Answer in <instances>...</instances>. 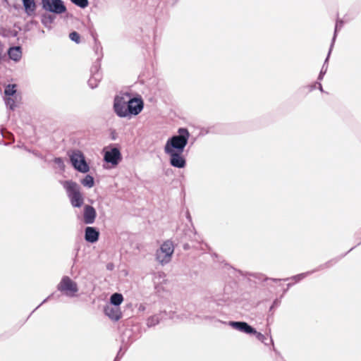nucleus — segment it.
I'll list each match as a JSON object with an SVG mask.
<instances>
[{
	"instance_id": "1",
	"label": "nucleus",
	"mask_w": 361,
	"mask_h": 361,
	"mask_svg": "<svg viewBox=\"0 0 361 361\" xmlns=\"http://www.w3.org/2000/svg\"><path fill=\"white\" fill-rule=\"evenodd\" d=\"M190 133L187 128L180 127L177 134L169 137L164 145V150L169 156V164L176 169H184L187 165V160L183 154L185 148L188 144Z\"/></svg>"
},
{
	"instance_id": "2",
	"label": "nucleus",
	"mask_w": 361,
	"mask_h": 361,
	"mask_svg": "<svg viewBox=\"0 0 361 361\" xmlns=\"http://www.w3.org/2000/svg\"><path fill=\"white\" fill-rule=\"evenodd\" d=\"M144 105V100L139 94L121 92L114 97L113 110L118 117L130 119L140 114Z\"/></svg>"
},
{
	"instance_id": "3",
	"label": "nucleus",
	"mask_w": 361,
	"mask_h": 361,
	"mask_svg": "<svg viewBox=\"0 0 361 361\" xmlns=\"http://www.w3.org/2000/svg\"><path fill=\"white\" fill-rule=\"evenodd\" d=\"M66 190L71 204L74 208H80L84 204V196L80 186L73 180L60 182Z\"/></svg>"
},
{
	"instance_id": "4",
	"label": "nucleus",
	"mask_w": 361,
	"mask_h": 361,
	"mask_svg": "<svg viewBox=\"0 0 361 361\" xmlns=\"http://www.w3.org/2000/svg\"><path fill=\"white\" fill-rule=\"evenodd\" d=\"M68 155L71 165L76 171L82 173H87L90 171V165L82 151L73 149L68 152Z\"/></svg>"
},
{
	"instance_id": "5",
	"label": "nucleus",
	"mask_w": 361,
	"mask_h": 361,
	"mask_svg": "<svg viewBox=\"0 0 361 361\" xmlns=\"http://www.w3.org/2000/svg\"><path fill=\"white\" fill-rule=\"evenodd\" d=\"M174 249L175 247L172 240H165L156 252V260L162 266L167 264L171 261Z\"/></svg>"
},
{
	"instance_id": "6",
	"label": "nucleus",
	"mask_w": 361,
	"mask_h": 361,
	"mask_svg": "<svg viewBox=\"0 0 361 361\" xmlns=\"http://www.w3.org/2000/svg\"><path fill=\"white\" fill-rule=\"evenodd\" d=\"M57 290L68 297H74L79 288L77 283L68 276H63L56 286Z\"/></svg>"
},
{
	"instance_id": "7",
	"label": "nucleus",
	"mask_w": 361,
	"mask_h": 361,
	"mask_svg": "<svg viewBox=\"0 0 361 361\" xmlns=\"http://www.w3.org/2000/svg\"><path fill=\"white\" fill-rule=\"evenodd\" d=\"M234 270L235 271H238L242 276H252V277L258 279L259 281H267L270 280V281H272L274 282H278V281H280L281 280H283V281H288L290 279H293L296 283H298V282L300 281L301 280H302L303 279H305L307 276L310 275V271H308L305 272V273H301V274H296L295 276H293L290 278H286V279H274V278H268L265 275L262 274L248 273V272H246V273L244 274L241 270H237V269H234Z\"/></svg>"
},
{
	"instance_id": "8",
	"label": "nucleus",
	"mask_w": 361,
	"mask_h": 361,
	"mask_svg": "<svg viewBox=\"0 0 361 361\" xmlns=\"http://www.w3.org/2000/svg\"><path fill=\"white\" fill-rule=\"evenodd\" d=\"M42 9L55 15H61L67 11L63 0H42Z\"/></svg>"
},
{
	"instance_id": "9",
	"label": "nucleus",
	"mask_w": 361,
	"mask_h": 361,
	"mask_svg": "<svg viewBox=\"0 0 361 361\" xmlns=\"http://www.w3.org/2000/svg\"><path fill=\"white\" fill-rule=\"evenodd\" d=\"M147 12V23L151 25H155L159 20L168 15L166 9L164 8V6L161 5V4H158L156 8H149Z\"/></svg>"
},
{
	"instance_id": "10",
	"label": "nucleus",
	"mask_w": 361,
	"mask_h": 361,
	"mask_svg": "<svg viewBox=\"0 0 361 361\" xmlns=\"http://www.w3.org/2000/svg\"><path fill=\"white\" fill-rule=\"evenodd\" d=\"M123 156L119 148L114 147L107 151L104 155V161L110 164L112 168L116 167L122 161Z\"/></svg>"
},
{
	"instance_id": "11",
	"label": "nucleus",
	"mask_w": 361,
	"mask_h": 361,
	"mask_svg": "<svg viewBox=\"0 0 361 361\" xmlns=\"http://www.w3.org/2000/svg\"><path fill=\"white\" fill-rule=\"evenodd\" d=\"M224 323L228 324L232 329L247 335L255 331V328L245 321H228Z\"/></svg>"
},
{
	"instance_id": "12",
	"label": "nucleus",
	"mask_w": 361,
	"mask_h": 361,
	"mask_svg": "<svg viewBox=\"0 0 361 361\" xmlns=\"http://www.w3.org/2000/svg\"><path fill=\"white\" fill-rule=\"evenodd\" d=\"M100 231L97 227L87 226L84 231V239L87 243L94 244L98 242Z\"/></svg>"
},
{
	"instance_id": "13",
	"label": "nucleus",
	"mask_w": 361,
	"mask_h": 361,
	"mask_svg": "<svg viewBox=\"0 0 361 361\" xmlns=\"http://www.w3.org/2000/svg\"><path fill=\"white\" fill-rule=\"evenodd\" d=\"M97 211L94 207L85 204L83 207L82 221L85 224H92L95 221Z\"/></svg>"
},
{
	"instance_id": "14",
	"label": "nucleus",
	"mask_w": 361,
	"mask_h": 361,
	"mask_svg": "<svg viewBox=\"0 0 361 361\" xmlns=\"http://www.w3.org/2000/svg\"><path fill=\"white\" fill-rule=\"evenodd\" d=\"M104 313L109 319L113 321H118L121 318V312L120 307H117L111 305H106L104 307Z\"/></svg>"
},
{
	"instance_id": "15",
	"label": "nucleus",
	"mask_w": 361,
	"mask_h": 361,
	"mask_svg": "<svg viewBox=\"0 0 361 361\" xmlns=\"http://www.w3.org/2000/svg\"><path fill=\"white\" fill-rule=\"evenodd\" d=\"M9 59L17 63L20 61L23 55V48L20 45L10 47L7 50Z\"/></svg>"
},
{
	"instance_id": "16",
	"label": "nucleus",
	"mask_w": 361,
	"mask_h": 361,
	"mask_svg": "<svg viewBox=\"0 0 361 361\" xmlns=\"http://www.w3.org/2000/svg\"><path fill=\"white\" fill-rule=\"evenodd\" d=\"M25 13L28 16L35 14L37 4L35 0H21Z\"/></svg>"
},
{
	"instance_id": "17",
	"label": "nucleus",
	"mask_w": 361,
	"mask_h": 361,
	"mask_svg": "<svg viewBox=\"0 0 361 361\" xmlns=\"http://www.w3.org/2000/svg\"><path fill=\"white\" fill-rule=\"evenodd\" d=\"M55 19L56 15L54 13L49 14L44 13L41 16V22L42 25L49 30H51L52 28L51 24H52L54 22Z\"/></svg>"
},
{
	"instance_id": "18",
	"label": "nucleus",
	"mask_w": 361,
	"mask_h": 361,
	"mask_svg": "<svg viewBox=\"0 0 361 361\" xmlns=\"http://www.w3.org/2000/svg\"><path fill=\"white\" fill-rule=\"evenodd\" d=\"M332 50H333V49L329 47V51L327 53V56L324 60V62L322 67L320 70V72L318 75L317 80H319V81L322 80L325 74L326 73L328 66H329V61Z\"/></svg>"
},
{
	"instance_id": "19",
	"label": "nucleus",
	"mask_w": 361,
	"mask_h": 361,
	"mask_svg": "<svg viewBox=\"0 0 361 361\" xmlns=\"http://www.w3.org/2000/svg\"><path fill=\"white\" fill-rule=\"evenodd\" d=\"M281 298H276L274 300L271 305L269 307V312L267 314V321L268 323L273 322L274 310L276 309L278 307H279V305H281Z\"/></svg>"
},
{
	"instance_id": "20",
	"label": "nucleus",
	"mask_w": 361,
	"mask_h": 361,
	"mask_svg": "<svg viewBox=\"0 0 361 361\" xmlns=\"http://www.w3.org/2000/svg\"><path fill=\"white\" fill-rule=\"evenodd\" d=\"M123 301V295L119 293H114L110 296L109 305L119 307Z\"/></svg>"
},
{
	"instance_id": "21",
	"label": "nucleus",
	"mask_w": 361,
	"mask_h": 361,
	"mask_svg": "<svg viewBox=\"0 0 361 361\" xmlns=\"http://www.w3.org/2000/svg\"><path fill=\"white\" fill-rule=\"evenodd\" d=\"M343 23H344L343 21L342 20H341V19H338L336 21L334 31V35H333V37H332V39H331V44H330V47H329L330 48H332V49L334 48L335 42H336V38H337V36H338V32L343 27Z\"/></svg>"
},
{
	"instance_id": "22",
	"label": "nucleus",
	"mask_w": 361,
	"mask_h": 361,
	"mask_svg": "<svg viewBox=\"0 0 361 361\" xmlns=\"http://www.w3.org/2000/svg\"><path fill=\"white\" fill-rule=\"evenodd\" d=\"M103 57V54H101L100 56H97V59L92 64L91 68H90V73L92 75H102V74L99 73V70L101 68V61Z\"/></svg>"
},
{
	"instance_id": "23",
	"label": "nucleus",
	"mask_w": 361,
	"mask_h": 361,
	"mask_svg": "<svg viewBox=\"0 0 361 361\" xmlns=\"http://www.w3.org/2000/svg\"><path fill=\"white\" fill-rule=\"evenodd\" d=\"M162 319H163L162 312L150 316L147 319V325L149 328L155 326L156 325H157L160 323V322Z\"/></svg>"
},
{
	"instance_id": "24",
	"label": "nucleus",
	"mask_w": 361,
	"mask_h": 361,
	"mask_svg": "<svg viewBox=\"0 0 361 361\" xmlns=\"http://www.w3.org/2000/svg\"><path fill=\"white\" fill-rule=\"evenodd\" d=\"M361 243H358L355 246L351 247L347 252L341 255V256L334 257L333 259H329V261L325 262L326 268L329 269L336 264L340 259H341L343 257H344L348 253L351 252L355 247L360 245Z\"/></svg>"
},
{
	"instance_id": "25",
	"label": "nucleus",
	"mask_w": 361,
	"mask_h": 361,
	"mask_svg": "<svg viewBox=\"0 0 361 361\" xmlns=\"http://www.w3.org/2000/svg\"><path fill=\"white\" fill-rule=\"evenodd\" d=\"M91 35H92V37L94 39V44L93 47L94 51L95 54L99 56L101 55V54H103L102 44H101L100 42L98 40L97 35L94 31L91 32Z\"/></svg>"
},
{
	"instance_id": "26",
	"label": "nucleus",
	"mask_w": 361,
	"mask_h": 361,
	"mask_svg": "<svg viewBox=\"0 0 361 361\" xmlns=\"http://www.w3.org/2000/svg\"><path fill=\"white\" fill-rule=\"evenodd\" d=\"M17 92V85L15 83L8 84L4 88V97H14Z\"/></svg>"
},
{
	"instance_id": "27",
	"label": "nucleus",
	"mask_w": 361,
	"mask_h": 361,
	"mask_svg": "<svg viewBox=\"0 0 361 361\" xmlns=\"http://www.w3.org/2000/svg\"><path fill=\"white\" fill-rule=\"evenodd\" d=\"M80 183L84 187L87 188H92L95 185L94 178L90 174H87L80 180Z\"/></svg>"
},
{
	"instance_id": "28",
	"label": "nucleus",
	"mask_w": 361,
	"mask_h": 361,
	"mask_svg": "<svg viewBox=\"0 0 361 361\" xmlns=\"http://www.w3.org/2000/svg\"><path fill=\"white\" fill-rule=\"evenodd\" d=\"M18 35V31L16 30H11L10 28H4L1 27L0 28V36L3 37H16Z\"/></svg>"
},
{
	"instance_id": "29",
	"label": "nucleus",
	"mask_w": 361,
	"mask_h": 361,
	"mask_svg": "<svg viewBox=\"0 0 361 361\" xmlns=\"http://www.w3.org/2000/svg\"><path fill=\"white\" fill-rule=\"evenodd\" d=\"M102 79V75H91L87 81V84L91 89H94L98 86L99 82Z\"/></svg>"
},
{
	"instance_id": "30",
	"label": "nucleus",
	"mask_w": 361,
	"mask_h": 361,
	"mask_svg": "<svg viewBox=\"0 0 361 361\" xmlns=\"http://www.w3.org/2000/svg\"><path fill=\"white\" fill-rule=\"evenodd\" d=\"M52 161L56 164L61 173L65 172L66 165L63 159L61 157H54Z\"/></svg>"
},
{
	"instance_id": "31",
	"label": "nucleus",
	"mask_w": 361,
	"mask_h": 361,
	"mask_svg": "<svg viewBox=\"0 0 361 361\" xmlns=\"http://www.w3.org/2000/svg\"><path fill=\"white\" fill-rule=\"evenodd\" d=\"M250 336H255V338L261 341L262 343H263L265 345H268L269 343L267 342H264V340H268V338L264 335L262 334L261 332H259L257 331V329H255V331L252 332V333H250Z\"/></svg>"
},
{
	"instance_id": "32",
	"label": "nucleus",
	"mask_w": 361,
	"mask_h": 361,
	"mask_svg": "<svg viewBox=\"0 0 361 361\" xmlns=\"http://www.w3.org/2000/svg\"><path fill=\"white\" fill-rule=\"evenodd\" d=\"M72 4L80 8H85L89 5L88 0H70Z\"/></svg>"
},
{
	"instance_id": "33",
	"label": "nucleus",
	"mask_w": 361,
	"mask_h": 361,
	"mask_svg": "<svg viewBox=\"0 0 361 361\" xmlns=\"http://www.w3.org/2000/svg\"><path fill=\"white\" fill-rule=\"evenodd\" d=\"M69 38L71 41L76 44H80L81 42V36L77 31H72L69 33Z\"/></svg>"
},
{
	"instance_id": "34",
	"label": "nucleus",
	"mask_w": 361,
	"mask_h": 361,
	"mask_svg": "<svg viewBox=\"0 0 361 361\" xmlns=\"http://www.w3.org/2000/svg\"><path fill=\"white\" fill-rule=\"evenodd\" d=\"M4 99L6 106L10 110L14 111L16 107V104L15 100L11 98V97H4Z\"/></svg>"
},
{
	"instance_id": "35",
	"label": "nucleus",
	"mask_w": 361,
	"mask_h": 361,
	"mask_svg": "<svg viewBox=\"0 0 361 361\" xmlns=\"http://www.w3.org/2000/svg\"><path fill=\"white\" fill-rule=\"evenodd\" d=\"M80 250V244L79 243H76L74 246L73 252H74V257L73 259V264H75L79 257V251Z\"/></svg>"
},
{
	"instance_id": "36",
	"label": "nucleus",
	"mask_w": 361,
	"mask_h": 361,
	"mask_svg": "<svg viewBox=\"0 0 361 361\" xmlns=\"http://www.w3.org/2000/svg\"><path fill=\"white\" fill-rule=\"evenodd\" d=\"M60 295L58 294L56 292H54L51 294H50L49 296H47L37 307L36 309H38L41 305H42L44 303L47 302L48 300L54 299V298H59Z\"/></svg>"
},
{
	"instance_id": "37",
	"label": "nucleus",
	"mask_w": 361,
	"mask_h": 361,
	"mask_svg": "<svg viewBox=\"0 0 361 361\" xmlns=\"http://www.w3.org/2000/svg\"><path fill=\"white\" fill-rule=\"evenodd\" d=\"M32 154L35 155L36 157L42 160H44V161H47L46 157L39 151L37 149H33L32 150Z\"/></svg>"
},
{
	"instance_id": "38",
	"label": "nucleus",
	"mask_w": 361,
	"mask_h": 361,
	"mask_svg": "<svg viewBox=\"0 0 361 361\" xmlns=\"http://www.w3.org/2000/svg\"><path fill=\"white\" fill-rule=\"evenodd\" d=\"M326 269V268L325 263H324V264H322L319 266H318L314 269H312V270L310 271V274H313L314 272H317V271H321V270H323V269Z\"/></svg>"
},
{
	"instance_id": "39",
	"label": "nucleus",
	"mask_w": 361,
	"mask_h": 361,
	"mask_svg": "<svg viewBox=\"0 0 361 361\" xmlns=\"http://www.w3.org/2000/svg\"><path fill=\"white\" fill-rule=\"evenodd\" d=\"M293 285V283H288V284H287V286H286L287 287L283 290V293H282V295H281V297H280L281 298H282L283 297V295L287 293V291L288 290V289H289V288H290Z\"/></svg>"
},
{
	"instance_id": "40",
	"label": "nucleus",
	"mask_w": 361,
	"mask_h": 361,
	"mask_svg": "<svg viewBox=\"0 0 361 361\" xmlns=\"http://www.w3.org/2000/svg\"><path fill=\"white\" fill-rule=\"evenodd\" d=\"M317 85V82H314V84H312V85H310L307 86V88H308V89H309V91H310V92H312V90H314V89H316Z\"/></svg>"
},
{
	"instance_id": "41",
	"label": "nucleus",
	"mask_w": 361,
	"mask_h": 361,
	"mask_svg": "<svg viewBox=\"0 0 361 361\" xmlns=\"http://www.w3.org/2000/svg\"><path fill=\"white\" fill-rule=\"evenodd\" d=\"M114 269V264L112 262H109L106 264V269L112 271Z\"/></svg>"
},
{
	"instance_id": "42",
	"label": "nucleus",
	"mask_w": 361,
	"mask_h": 361,
	"mask_svg": "<svg viewBox=\"0 0 361 361\" xmlns=\"http://www.w3.org/2000/svg\"><path fill=\"white\" fill-rule=\"evenodd\" d=\"M185 216H186L187 219H188L190 223H192V217H191V215H190V212H189V210H188V209H187V210H186Z\"/></svg>"
},
{
	"instance_id": "43",
	"label": "nucleus",
	"mask_w": 361,
	"mask_h": 361,
	"mask_svg": "<svg viewBox=\"0 0 361 361\" xmlns=\"http://www.w3.org/2000/svg\"><path fill=\"white\" fill-rule=\"evenodd\" d=\"M190 247H191V246L188 243H185L183 245V248L184 250H188L190 249Z\"/></svg>"
},
{
	"instance_id": "44",
	"label": "nucleus",
	"mask_w": 361,
	"mask_h": 361,
	"mask_svg": "<svg viewBox=\"0 0 361 361\" xmlns=\"http://www.w3.org/2000/svg\"><path fill=\"white\" fill-rule=\"evenodd\" d=\"M22 149H23L25 151L27 152H30V153H32V149H30L29 147H27L26 145H22Z\"/></svg>"
},
{
	"instance_id": "45",
	"label": "nucleus",
	"mask_w": 361,
	"mask_h": 361,
	"mask_svg": "<svg viewBox=\"0 0 361 361\" xmlns=\"http://www.w3.org/2000/svg\"><path fill=\"white\" fill-rule=\"evenodd\" d=\"M269 342L270 343L273 345V350L276 353H279L278 351L276 350V348H274V341H273V338H271V336L269 337Z\"/></svg>"
},
{
	"instance_id": "46",
	"label": "nucleus",
	"mask_w": 361,
	"mask_h": 361,
	"mask_svg": "<svg viewBox=\"0 0 361 361\" xmlns=\"http://www.w3.org/2000/svg\"><path fill=\"white\" fill-rule=\"evenodd\" d=\"M317 85H318V89L319 90L320 92H324V89H323V87H322V85L321 84V82H317Z\"/></svg>"
},
{
	"instance_id": "47",
	"label": "nucleus",
	"mask_w": 361,
	"mask_h": 361,
	"mask_svg": "<svg viewBox=\"0 0 361 361\" xmlns=\"http://www.w3.org/2000/svg\"><path fill=\"white\" fill-rule=\"evenodd\" d=\"M23 30L25 32H29L30 30L28 23L25 25Z\"/></svg>"
},
{
	"instance_id": "48",
	"label": "nucleus",
	"mask_w": 361,
	"mask_h": 361,
	"mask_svg": "<svg viewBox=\"0 0 361 361\" xmlns=\"http://www.w3.org/2000/svg\"><path fill=\"white\" fill-rule=\"evenodd\" d=\"M120 360L121 357H119V353H118L113 361H120Z\"/></svg>"
},
{
	"instance_id": "49",
	"label": "nucleus",
	"mask_w": 361,
	"mask_h": 361,
	"mask_svg": "<svg viewBox=\"0 0 361 361\" xmlns=\"http://www.w3.org/2000/svg\"><path fill=\"white\" fill-rule=\"evenodd\" d=\"M28 23H29V24H32V25H37V24H38V22H37V21H36V20H30Z\"/></svg>"
},
{
	"instance_id": "50",
	"label": "nucleus",
	"mask_w": 361,
	"mask_h": 361,
	"mask_svg": "<svg viewBox=\"0 0 361 361\" xmlns=\"http://www.w3.org/2000/svg\"><path fill=\"white\" fill-rule=\"evenodd\" d=\"M13 27H16L19 31L22 30L21 27L19 26L17 23H14Z\"/></svg>"
},
{
	"instance_id": "51",
	"label": "nucleus",
	"mask_w": 361,
	"mask_h": 361,
	"mask_svg": "<svg viewBox=\"0 0 361 361\" xmlns=\"http://www.w3.org/2000/svg\"><path fill=\"white\" fill-rule=\"evenodd\" d=\"M13 27H16L19 31L22 30L21 27L19 26L17 23H14Z\"/></svg>"
},
{
	"instance_id": "52",
	"label": "nucleus",
	"mask_w": 361,
	"mask_h": 361,
	"mask_svg": "<svg viewBox=\"0 0 361 361\" xmlns=\"http://www.w3.org/2000/svg\"><path fill=\"white\" fill-rule=\"evenodd\" d=\"M145 307L142 305H140V307H139V310L140 311H144L145 310Z\"/></svg>"
},
{
	"instance_id": "53",
	"label": "nucleus",
	"mask_w": 361,
	"mask_h": 361,
	"mask_svg": "<svg viewBox=\"0 0 361 361\" xmlns=\"http://www.w3.org/2000/svg\"><path fill=\"white\" fill-rule=\"evenodd\" d=\"M179 0H173V2L172 4V6H174L175 4H176L178 3Z\"/></svg>"
},
{
	"instance_id": "54",
	"label": "nucleus",
	"mask_w": 361,
	"mask_h": 361,
	"mask_svg": "<svg viewBox=\"0 0 361 361\" xmlns=\"http://www.w3.org/2000/svg\"><path fill=\"white\" fill-rule=\"evenodd\" d=\"M213 319L212 317H210V316H206L205 317V319Z\"/></svg>"
},
{
	"instance_id": "55",
	"label": "nucleus",
	"mask_w": 361,
	"mask_h": 361,
	"mask_svg": "<svg viewBox=\"0 0 361 361\" xmlns=\"http://www.w3.org/2000/svg\"><path fill=\"white\" fill-rule=\"evenodd\" d=\"M37 309L35 308L31 313L30 315H28V317H30V315L36 310Z\"/></svg>"
},
{
	"instance_id": "56",
	"label": "nucleus",
	"mask_w": 361,
	"mask_h": 361,
	"mask_svg": "<svg viewBox=\"0 0 361 361\" xmlns=\"http://www.w3.org/2000/svg\"><path fill=\"white\" fill-rule=\"evenodd\" d=\"M17 147H19V148H21V149H22V145H17Z\"/></svg>"
},
{
	"instance_id": "57",
	"label": "nucleus",
	"mask_w": 361,
	"mask_h": 361,
	"mask_svg": "<svg viewBox=\"0 0 361 361\" xmlns=\"http://www.w3.org/2000/svg\"><path fill=\"white\" fill-rule=\"evenodd\" d=\"M111 138H112V140H116V137H115V136H114V135H112V137H111Z\"/></svg>"
},
{
	"instance_id": "58",
	"label": "nucleus",
	"mask_w": 361,
	"mask_h": 361,
	"mask_svg": "<svg viewBox=\"0 0 361 361\" xmlns=\"http://www.w3.org/2000/svg\"><path fill=\"white\" fill-rule=\"evenodd\" d=\"M41 33L44 34V30H42Z\"/></svg>"
},
{
	"instance_id": "59",
	"label": "nucleus",
	"mask_w": 361,
	"mask_h": 361,
	"mask_svg": "<svg viewBox=\"0 0 361 361\" xmlns=\"http://www.w3.org/2000/svg\"><path fill=\"white\" fill-rule=\"evenodd\" d=\"M120 353V351L118 352ZM120 357H123V355H121V356L119 355Z\"/></svg>"
}]
</instances>
